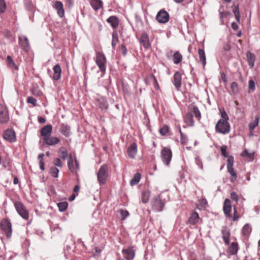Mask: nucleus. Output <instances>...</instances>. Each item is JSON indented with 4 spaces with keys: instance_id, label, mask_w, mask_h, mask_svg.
<instances>
[{
    "instance_id": "f257e3e1",
    "label": "nucleus",
    "mask_w": 260,
    "mask_h": 260,
    "mask_svg": "<svg viewBox=\"0 0 260 260\" xmlns=\"http://www.w3.org/2000/svg\"><path fill=\"white\" fill-rule=\"evenodd\" d=\"M108 177V168L106 164L101 166L97 173L98 181L100 185H104L106 183Z\"/></svg>"
},
{
    "instance_id": "f03ea898",
    "label": "nucleus",
    "mask_w": 260,
    "mask_h": 260,
    "mask_svg": "<svg viewBox=\"0 0 260 260\" xmlns=\"http://www.w3.org/2000/svg\"><path fill=\"white\" fill-rule=\"evenodd\" d=\"M14 207L18 214L24 219L28 220L29 218V211L24 204L19 201L14 202Z\"/></svg>"
},
{
    "instance_id": "7ed1b4c3",
    "label": "nucleus",
    "mask_w": 260,
    "mask_h": 260,
    "mask_svg": "<svg viewBox=\"0 0 260 260\" xmlns=\"http://www.w3.org/2000/svg\"><path fill=\"white\" fill-rule=\"evenodd\" d=\"M231 129V126L228 121L224 120H218L215 125L216 132L225 135L228 134Z\"/></svg>"
},
{
    "instance_id": "20e7f679",
    "label": "nucleus",
    "mask_w": 260,
    "mask_h": 260,
    "mask_svg": "<svg viewBox=\"0 0 260 260\" xmlns=\"http://www.w3.org/2000/svg\"><path fill=\"white\" fill-rule=\"evenodd\" d=\"M95 62L101 72L104 75L106 73L107 62L105 55L102 52H97L95 56Z\"/></svg>"
},
{
    "instance_id": "39448f33",
    "label": "nucleus",
    "mask_w": 260,
    "mask_h": 260,
    "mask_svg": "<svg viewBox=\"0 0 260 260\" xmlns=\"http://www.w3.org/2000/svg\"><path fill=\"white\" fill-rule=\"evenodd\" d=\"M1 227L7 237L10 238L12 235V224L10 221L7 219H3L1 222Z\"/></svg>"
},
{
    "instance_id": "423d86ee",
    "label": "nucleus",
    "mask_w": 260,
    "mask_h": 260,
    "mask_svg": "<svg viewBox=\"0 0 260 260\" xmlns=\"http://www.w3.org/2000/svg\"><path fill=\"white\" fill-rule=\"evenodd\" d=\"M9 114L7 107L0 104V123L5 124L9 120Z\"/></svg>"
},
{
    "instance_id": "0eeeda50",
    "label": "nucleus",
    "mask_w": 260,
    "mask_h": 260,
    "mask_svg": "<svg viewBox=\"0 0 260 260\" xmlns=\"http://www.w3.org/2000/svg\"><path fill=\"white\" fill-rule=\"evenodd\" d=\"M170 15L164 9H161L156 16V20L159 23L165 24L169 21Z\"/></svg>"
},
{
    "instance_id": "6e6552de",
    "label": "nucleus",
    "mask_w": 260,
    "mask_h": 260,
    "mask_svg": "<svg viewBox=\"0 0 260 260\" xmlns=\"http://www.w3.org/2000/svg\"><path fill=\"white\" fill-rule=\"evenodd\" d=\"M162 160L164 163L167 166H169L172 159V151L170 149L164 148L161 152Z\"/></svg>"
},
{
    "instance_id": "1a4fd4ad",
    "label": "nucleus",
    "mask_w": 260,
    "mask_h": 260,
    "mask_svg": "<svg viewBox=\"0 0 260 260\" xmlns=\"http://www.w3.org/2000/svg\"><path fill=\"white\" fill-rule=\"evenodd\" d=\"M4 139L10 143H14L16 141V135L13 129H7L4 132Z\"/></svg>"
},
{
    "instance_id": "9d476101",
    "label": "nucleus",
    "mask_w": 260,
    "mask_h": 260,
    "mask_svg": "<svg viewBox=\"0 0 260 260\" xmlns=\"http://www.w3.org/2000/svg\"><path fill=\"white\" fill-rule=\"evenodd\" d=\"M152 209L155 211L160 212L163 210L164 204L159 196L155 197L152 201Z\"/></svg>"
},
{
    "instance_id": "9b49d317",
    "label": "nucleus",
    "mask_w": 260,
    "mask_h": 260,
    "mask_svg": "<svg viewBox=\"0 0 260 260\" xmlns=\"http://www.w3.org/2000/svg\"><path fill=\"white\" fill-rule=\"evenodd\" d=\"M19 44L22 49L27 52L29 50L30 45L28 38L25 36H21L18 37Z\"/></svg>"
},
{
    "instance_id": "f8f14e48",
    "label": "nucleus",
    "mask_w": 260,
    "mask_h": 260,
    "mask_svg": "<svg viewBox=\"0 0 260 260\" xmlns=\"http://www.w3.org/2000/svg\"><path fill=\"white\" fill-rule=\"evenodd\" d=\"M52 132V126L51 124H48L44 126L41 129V135L42 136L43 140L48 137L49 136H51Z\"/></svg>"
},
{
    "instance_id": "ddd939ff",
    "label": "nucleus",
    "mask_w": 260,
    "mask_h": 260,
    "mask_svg": "<svg viewBox=\"0 0 260 260\" xmlns=\"http://www.w3.org/2000/svg\"><path fill=\"white\" fill-rule=\"evenodd\" d=\"M231 209H232V205H231V201L229 199H226L224 202L223 211H224L225 215L228 218H230L232 217V215L231 214Z\"/></svg>"
},
{
    "instance_id": "4468645a",
    "label": "nucleus",
    "mask_w": 260,
    "mask_h": 260,
    "mask_svg": "<svg viewBox=\"0 0 260 260\" xmlns=\"http://www.w3.org/2000/svg\"><path fill=\"white\" fill-rule=\"evenodd\" d=\"M122 253H123L125 258L127 260L133 259L135 255V250L132 247H128L126 249H122Z\"/></svg>"
},
{
    "instance_id": "2eb2a0df",
    "label": "nucleus",
    "mask_w": 260,
    "mask_h": 260,
    "mask_svg": "<svg viewBox=\"0 0 260 260\" xmlns=\"http://www.w3.org/2000/svg\"><path fill=\"white\" fill-rule=\"evenodd\" d=\"M140 42L143 46L146 48L148 49L151 47V44L149 41V36L146 32H143L140 39Z\"/></svg>"
},
{
    "instance_id": "dca6fc26",
    "label": "nucleus",
    "mask_w": 260,
    "mask_h": 260,
    "mask_svg": "<svg viewBox=\"0 0 260 260\" xmlns=\"http://www.w3.org/2000/svg\"><path fill=\"white\" fill-rule=\"evenodd\" d=\"M174 85L177 90H179L181 86V73L177 71L175 72L173 76Z\"/></svg>"
},
{
    "instance_id": "f3484780",
    "label": "nucleus",
    "mask_w": 260,
    "mask_h": 260,
    "mask_svg": "<svg viewBox=\"0 0 260 260\" xmlns=\"http://www.w3.org/2000/svg\"><path fill=\"white\" fill-rule=\"evenodd\" d=\"M53 8L57 11L58 15L62 18L64 14V11L62 3L60 1H56L53 6Z\"/></svg>"
},
{
    "instance_id": "a211bd4d",
    "label": "nucleus",
    "mask_w": 260,
    "mask_h": 260,
    "mask_svg": "<svg viewBox=\"0 0 260 260\" xmlns=\"http://www.w3.org/2000/svg\"><path fill=\"white\" fill-rule=\"evenodd\" d=\"M127 153L129 157L135 158L137 153V145L136 143H133L129 145L127 148Z\"/></svg>"
},
{
    "instance_id": "6ab92c4d",
    "label": "nucleus",
    "mask_w": 260,
    "mask_h": 260,
    "mask_svg": "<svg viewBox=\"0 0 260 260\" xmlns=\"http://www.w3.org/2000/svg\"><path fill=\"white\" fill-rule=\"evenodd\" d=\"M59 131L62 135L66 137H68L71 135L70 126L67 124L61 123Z\"/></svg>"
},
{
    "instance_id": "aec40b11",
    "label": "nucleus",
    "mask_w": 260,
    "mask_h": 260,
    "mask_svg": "<svg viewBox=\"0 0 260 260\" xmlns=\"http://www.w3.org/2000/svg\"><path fill=\"white\" fill-rule=\"evenodd\" d=\"M107 22L110 24L111 27L116 29L119 25V20L116 16H111L107 19Z\"/></svg>"
},
{
    "instance_id": "412c9836",
    "label": "nucleus",
    "mask_w": 260,
    "mask_h": 260,
    "mask_svg": "<svg viewBox=\"0 0 260 260\" xmlns=\"http://www.w3.org/2000/svg\"><path fill=\"white\" fill-rule=\"evenodd\" d=\"M53 79L55 81H57L60 79L61 77V69L59 64H56L53 68Z\"/></svg>"
},
{
    "instance_id": "4be33fe9",
    "label": "nucleus",
    "mask_w": 260,
    "mask_h": 260,
    "mask_svg": "<svg viewBox=\"0 0 260 260\" xmlns=\"http://www.w3.org/2000/svg\"><path fill=\"white\" fill-rule=\"evenodd\" d=\"M221 233L225 245H229L230 244L229 238L231 235L230 230L226 227H223L221 230Z\"/></svg>"
},
{
    "instance_id": "5701e85b",
    "label": "nucleus",
    "mask_w": 260,
    "mask_h": 260,
    "mask_svg": "<svg viewBox=\"0 0 260 260\" xmlns=\"http://www.w3.org/2000/svg\"><path fill=\"white\" fill-rule=\"evenodd\" d=\"M59 139L56 137L49 136L44 140V142L47 145L53 146L59 142Z\"/></svg>"
},
{
    "instance_id": "b1692460",
    "label": "nucleus",
    "mask_w": 260,
    "mask_h": 260,
    "mask_svg": "<svg viewBox=\"0 0 260 260\" xmlns=\"http://www.w3.org/2000/svg\"><path fill=\"white\" fill-rule=\"evenodd\" d=\"M199 214L196 211H194L192 213L190 216L189 217L188 219V222L190 224L194 225L199 222Z\"/></svg>"
},
{
    "instance_id": "393cba45",
    "label": "nucleus",
    "mask_w": 260,
    "mask_h": 260,
    "mask_svg": "<svg viewBox=\"0 0 260 260\" xmlns=\"http://www.w3.org/2000/svg\"><path fill=\"white\" fill-rule=\"evenodd\" d=\"M247 59L248 64L251 69H252L254 66L255 57L254 54L250 51H247L246 53Z\"/></svg>"
},
{
    "instance_id": "a878e982",
    "label": "nucleus",
    "mask_w": 260,
    "mask_h": 260,
    "mask_svg": "<svg viewBox=\"0 0 260 260\" xmlns=\"http://www.w3.org/2000/svg\"><path fill=\"white\" fill-rule=\"evenodd\" d=\"M7 62L8 67L11 69L12 71H18V67L14 62L12 58L8 55L7 57Z\"/></svg>"
},
{
    "instance_id": "bb28decb",
    "label": "nucleus",
    "mask_w": 260,
    "mask_h": 260,
    "mask_svg": "<svg viewBox=\"0 0 260 260\" xmlns=\"http://www.w3.org/2000/svg\"><path fill=\"white\" fill-rule=\"evenodd\" d=\"M238 250V245L237 243L232 242L229 246L228 252L231 255H235Z\"/></svg>"
},
{
    "instance_id": "cd10ccee",
    "label": "nucleus",
    "mask_w": 260,
    "mask_h": 260,
    "mask_svg": "<svg viewBox=\"0 0 260 260\" xmlns=\"http://www.w3.org/2000/svg\"><path fill=\"white\" fill-rule=\"evenodd\" d=\"M90 5L95 11H98L102 8L103 2L101 0H91Z\"/></svg>"
},
{
    "instance_id": "c85d7f7f",
    "label": "nucleus",
    "mask_w": 260,
    "mask_h": 260,
    "mask_svg": "<svg viewBox=\"0 0 260 260\" xmlns=\"http://www.w3.org/2000/svg\"><path fill=\"white\" fill-rule=\"evenodd\" d=\"M198 54L200 61L201 62L203 67H204L206 64V58L205 51L202 49H199L198 50Z\"/></svg>"
},
{
    "instance_id": "c756f323",
    "label": "nucleus",
    "mask_w": 260,
    "mask_h": 260,
    "mask_svg": "<svg viewBox=\"0 0 260 260\" xmlns=\"http://www.w3.org/2000/svg\"><path fill=\"white\" fill-rule=\"evenodd\" d=\"M96 105L102 109H107L108 107L106 100L103 98L97 100Z\"/></svg>"
},
{
    "instance_id": "7c9ffc66",
    "label": "nucleus",
    "mask_w": 260,
    "mask_h": 260,
    "mask_svg": "<svg viewBox=\"0 0 260 260\" xmlns=\"http://www.w3.org/2000/svg\"><path fill=\"white\" fill-rule=\"evenodd\" d=\"M182 60V55L178 51L175 52L173 56V60L175 64H177Z\"/></svg>"
},
{
    "instance_id": "2f4dec72",
    "label": "nucleus",
    "mask_w": 260,
    "mask_h": 260,
    "mask_svg": "<svg viewBox=\"0 0 260 260\" xmlns=\"http://www.w3.org/2000/svg\"><path fill=\"white\" fill-rule=\"evenodd\" d=\"M58 153H59V158H61L63 160L66 159L68 156V153L67 152V150L64 147H62L59 149Z\"/></svg>"
},
{
    "instance_id": "473e14b6",
    "label": "nucleus",
    "mask_w": 260,
    "mask_h": 260,
    "mask_svg": "<svg viewBox=\"0 0 260 260\" xmlns=\"http://www.w3.org/2000/svg\"><path fill=\"white\" fill-rule=\"evenodd\" d=\"M141 178V175L139 173H136L130 181L131 185L133 186L137 184L140 182Z\"/></svg>"
},
{
    "instance_id": "72a5a7b5",
    "label": "nucleus",
    "mask_w": 260,
    "mask_h": 260,
    "mask_svg": "<svg viewBox=\"0 0 260 260\" xmlns=\"http://www.w3.org/2000/svg\"><path fill=\"white\" fill-rule=\"evenodd\" d=\"M150 195V191L148 190L143 191L142 193V201L143 203H148Z\"/></svg>"
},
{
    "instance_id": "f704fd0d",
    "label": "nucleus",
    "mask_w": 260,
    "mask_h": 260,
    "mask_svg": "<svg viewBox=\"0 0 260 260\" xmlns=\"http://www.w3.org/2000/svg\"><path fill=\"white\" fill-rule=\"evenodd\" d=\"M118 36L116 30L112 32V46L113 49L115 48L116 45L118 42Z\"/></svg>"
},
{
    "instance_id": "c9c22d12",
    "label": "nucleus",
    "mask_w": 260,
    "mask_h": 260,
    "mask_svg": "<svg viewBox=\"0 0 260 260\" xmlns=\"http://www.w3.org/2000/svg\"><path fill=\"white\" fill-rule=\"evenodd\" d=\"M228 172L232 176V178L230 179V181L232 182H234L237 178V175L236 173L235 172L233 167H228L227 168Z\"/></svg>"
},
{
    "instance_id": "e433bc0d",
    "label": "nucleus",
    "mask_w": 260,
    "mask_h": 260,
    "mask_svg": "<svg viewBox=\"0 0 260 260\" xmlns=\"http://www.w3.org/2000/svg\"><path fill=\"white\" fill-rule=\"evenodd\" d=\"M185 120L188 126H192L194 125L193 116L191 113H188L186 115Z\"/></svg>"
},
{
    "instance_id": "4c0bfd02",
    "label": "nucleus",
    "mask_w": 260,
    "mask_h": 260,
    "mask_svg": "<svg viewBox=\"0 0 260 260\" xmlns=\"http://www.w3.org/2000/svg\"><path fill=\"white\" fill-rule=\"evenodd\" d=\"M191 109L194 116L199 120H200V119L201 118V114L198 107L194 105H192Z\"/></svg>"
},
{
    "instance_id": "58836bf2",
    "label": "nucleus",
    "mask_w": 260,
    "mask_h": 260,
    "mask_svg": "<svg viewBox=\"0 0 260 260\" xmlns=\"http://www.w3.org/2000/svg\"><path fill=\"white\" fill-rule=\"evenodd\" d=\"M251 232V228L248 223H247L244 225L242 228V234L245 236H248Z\"/></svg>"
},
{
    "instance_id": "ea45409f",
    "label": "nucleus",
    "mask_w": 260,
    "mask_h": 260,
    "mask_svg": "<svg viewBox=\"0 0 260 260\" xmlns=\"http://www.w3.org/2000/svg\"><path fill=\"white\" fill-rule=\"evenodd\" d=\"M57 207L60 212L64 211L68 207V203L67 202H61L57 204Z\"/></svg>"
},
{
    "instance_id": "a19ab883",
    "label": "nucleus",
    "mask_w": 260,
    "mask_h": 260,
    "mask_svg": "<svg viewBox=\"0 0 260 260\" xmlns=\"http://www.w3.org/2000/svg\"><path fill=\"white\" fill-rule=\"evenodd\" d=\"M233 12L234 14L235 18L238 22H240V14L239 12V8L238 5L235 6L233 10Z\"/></svg>"
},
{
    "instance_id": "79ce46f5",
    "label": "nucleus",
    "mask_w": 260,
    "mask_h": 260,
    "mask_svg": "<svg viewBox=\"0 0 260 260\" xmlns=\"http://www.w3.org/2000/svg\"><path fill=\"white\" fill-rule=\"evenodd\" d=\"M69 160L68 162V166L69 169L73 173H75V169L74 167L73 159L71 154L69 155Z\"/></svg>"
},
{
    "instance_id": "37998d69",
    "label": "nucleus",
    "mask_w": 260,
    "mask_h": 260,
    "mask_svg": "<svg viewBox=\"0 0 260 260\" xmlns=\"http://www.w3.org/2000/svg\"><path fill=\"white\" fill-rule=\"evenodd\" d=\"M156 82V78L153 75H149L145 80V83L149 85L151 82Z\"/></svg>"
},
{
    "instance_id": "c03bdc74",
    "label": "nucleus",
    "mask_w": 260,
    "mask_h": 260,
    "mask_svg": "<svg viewBox=\"0 0 260 260\" xmlns=\"http://www.w3.org/2000/svg\"><path fill=\"white\" fill-rule=\"evenodd\" d=\"M241 155L242 156H246L251 160H253L254 159V152L249 153L247 149H245L244 151H243L241 153Z\"/></svg>"
},
{
    "instance_id": "a18cd8bd",
    "label": "nucleus",
    "mask_w": 260,
    "mask_h": 260,
    "mask_svg": "<svg viewBox=\"0 0 260 260\" xmlns=\"http://www.w3.org/2000/svg\"><path fill=\"white\" fill-rule=\"evenodd\" d=\"M219 111L220 112L221 117H222V119H220V120H224L225 121H228L229 119V117L228 114H226V112L224 110V109H219Z\"/></svg>"
},
{
    "instance_id": "49530a36",
    "label": "nucleus",
    "mask_w": 260,
    "mask_h": 260,
    "mask_svg": "<svg viewBox=\"0 0 260 260\" xmlns=\"http://www.w3.org/2000/svg\"><path fill=\"white\" fill-rule=\"evenodd\" d=\"M258 124V118L256 117L254 121L253 122L250 123L249 124V129L252 131H253L256 126H257Z\"/></svg>"
},
{
    "instance_id": "de8ad7c7",
    "label": "nucleus",
    "mask_w": 260,
    "mask_h": 260,
    "mask_svg": "<svg viewBox=\"0 0 260 260\" xmlns=\"http://www.w3.org/2000/svg\"><path fill=\"white\" fill-rule=\"evenodd\" d=\"M231 89L233 94H236L238 92V85L236 82H233L231 84Z\"/></svg>"
},
{
    "instance_id": "09e8293b",
    "label": "nucleus",
    "mask_w": 260,
    "mask_h": 260,
    "mask_svg": "<svg viewBox=\"0 0 260 260\" xmlns=\"http://www.w3.org/2000/svg\"><path fill=\"white\" fill-rule=\"evenodd\" d=\"M50 172L51 175L55 178L58 177L59 170L54 167H52L50 168Z\"/></svg>"
},
{
    "instance_id": "8fccbe9b",
    "label": "nucleus",
    "mask_w": 260,
    "mask_h": 260,
    "mask_svg": "<svg viewBox=\"0 0 260 260\" xmlns=\"http://www.w3.org/2000/svg\"><path fill=\"white\" fill-rule=\"evenodd\" d=\"M6 10V4L5 0H0V14L4 13Z\"/></svg>"
},
{
    "instance_id": "3c124183",
    "label": "nucleus",
    "mask_w": 260,
    "mask_h": 260,
    "mask_svg": "<svg viewBox=\"0 0 260 260\" xmlns=\"http://www.w3.org/2000/svg\"><path fill=\"white\" fill-rule=\"evenodd\" d=\"M169 129L168 126L164 125L159 129V133L162 136H165L168 133Z\"/></svg>"
},
{
    "instance_id": "603ef678",
    "label": "nucleus",
    "mask_w": 260,
    "mask_h": 260,
    "mask_svg": "<svg viewBox=\"0 0 260 260\" xmlns=\"http://www.w3.org/2000/svg\"><path fill=\"white\" fill-rule=\"evenodd\" d=\"M53 164L55 167L61 168L63 166L61 158H56L53 160Z\"/></svg>"
},
{
    "instance_id": "864d4df0",
    "label": "nucleus",
    "mask_w": 260,
    "mask_h": 260,
    "mask_svg": "<svg viewBox=\"0 0 260 260\" xmlns=\"http://www.w3.org/2000/svg\"><path fill=\"white\" fill-rule=\"evenodd\" d=\"M248 88L249 90L253 91L255 89V84L253 80H250L248 82Z\"/></svg>"
},
{
    "instance_id": "5fc2aeb1",
    "label": "nucleus",
    "mask_w": 260,
    "mask_h": 260,
    "mask_svg": "<svg viewBox=\"0 0 260 260\" xmlns=\"http://www.w3.org/2000/svg\"><path fill=\"white\" fill-rule=\"evenodd\" d=\"M227 168L233 167L234 165V157L233 156H229L227 157Z\"/></svg>"
},
{
    "instance_id": "6e6d98bb",
    "label": "nucleus",
    "mask_w": 260,
    "mask_h": 260,
    "mask_svg": "<svg viewBox=\"0 0 260 260\" xmlns=\"http://www.w3.org/2000/svg\"><path fill=\"white\" fill-rule=\"evenodd\" d=\"M231 198L233 201H235L236 203H238L239 201V197L235 191H233L231 192Z\"/></svg>"
},
{
    "instance_id": "4d7b16f0",
    "label": "nucleus",
    "mask_w": 260,
    "mask_h": 260,
    "mask_svg": "<svg viewBox=\"0 0 260 260\" xmlns=\"http://www.w3.org/2000/svg\"><path fill=\"white\" fill-rule=\"evenodd\" d=\"M27 102L28 103L33 105L34 106H35L37 105L36 99L32 96H28L27 99Z\"/></svg>"
},
{
    "instance_id": "13d9d810",
    "label": "nucleus",
    "mask_w": 260,
    "mask_h": 260,
    "mask_svg": "<svg viewBox=\"0 0 260 260\" xmlns=\"http://www.w3.org/2000/svg\"><path fill=\"white\" fill-rule=\"evenodd\" d=\"M239 218V216L238 215L237 209L235 207V206H234V216L233 217V220L234 221H236L238 220V219Z\"/></svg>"
},
{
    "instance_id": "bf43d9fd",
    "label": "nucleus",
    "mask_w": 260,
    "mask_h": 260,
    "mask_svg": "<svg viewBox=\"0 0 260 260\" xmlns=\"http://www.w3.org/2000/svg\"><path fill=\"white\" fill-rule=\"evenodd\" d=\"M188 141L187 137L184 135L183 133H181V144L184 145L187 143Z\"/></svg>"
},
{
    "instance_id": "052dcab7",
    "label": "nucleus",
    "mask_w": 260,
    "mask_h": 260,
    "mask_svg": "<svg viewBox=\"0 0 260 260\" xmlns=\"http://www.w3.org/2000/svg\"><path fill=\"white\" fill-rule=\"evenodd\" d=\"M221 154L225 157H227L228 156H229L228 154V153L226 152V146H221Z\"/></svg>"
},
{
    "instance_id": "680f3d73",
    "label": "nucleus",
    "mask_w": 260,
    "mask_h": 260,
    "mask_svg": "<svg viewBox=\"0 0 260 260\" xmlns=\"http://www.w3.org/2000/svg\"><path fill=\"white\" fill-rule=\"evenodd\" d=\"M120 213L121 216L122 217V219H125L129 215V213L127 210H120Z\"/></svg>"
},
{
    "instance_id": "e2e57ef3",
    "label": "nucleus",
    "mask_w": 260,
    "mask_h": 260,
    "mask_svg": "<svg viewBox=\"0 0 260 260\" xmlns=\"http://www.w3.org/2000/svg\"><path fill=\"white\" fill-rule=\"evenodd\" d=\"M121 51L122 54L123 56H125L126 55L127 49H126V46L123 44L121 45Z\"/></svg>"
},
{
    "instance_id": "0e129e2a",
    "label": "nucleus",
    "mask_w": 260,
    "mask_h": 260,
    "mask_svg": "<svg viewBox=\"0 0 260 260\" xmlns=\"http://www.w3.org/2000/svg\"><path fill=\"white\" fill-rule=\"evenodd\" d=\"M231 26H232V28L235 30H237L239 27L238 24L234 22L232 23Z\"/></svg>"
},
{
    "instance_id": "69168bd1",
    "label": "nucleus",
    "mask_w": 260,
    "mask_h": 260,
    "mask_svg": "<svg viewBox=\"0 0 260 260\" xmlns=\"http://www.w3.org/2000/svg\"><path fill=\"white\" fill-rule=\"evenodd\" d=\"M38 121L40 123H44L46 122V119L42 117H38Z\"/></svg>"
},
{
    "instance_id": "338daca9",
    "label": "nucleus",
    "mask_w": 260,
    "mask_h": 260,
    "mask_svg": "<svg viewBox=\"0 0 260 260\" xmlns=\"http://www.w3.org/2000/svg\"><path fill=\"white\" fill-rule=\"evenodd\" d=\"M197 165L200 167L201 170L203 169V165L202 162L200 160L197 161Z\"/></svg>"
},
{
    "instance_id": "774afa93",
    "label": "nucleus",
    "mask_w": 260,
    "mask_h": 260,
    "mask_svg": "<svg viewBox=\"0 0 260 260\" xmlns=\"http://www.w3.org/2000/svg\"><path fill=\"white\" fill-rule=\"evenodd\" d=\"M80 190V186L79 185H76L74 188V191L78 192Z\"/></svg>"
}]
</instances>
